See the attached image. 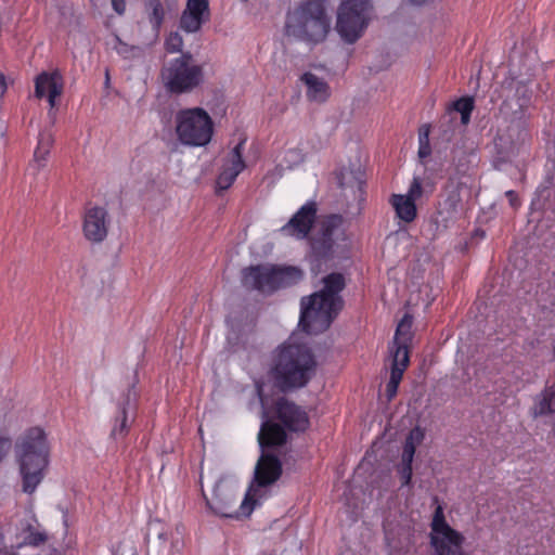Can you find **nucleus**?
I'll return each mask as SVG.
<instances>
[{
	"instance_id": "20",
	"label": "nucleus",
	"mask_w": 555,
	"mask_h": 555,
	"mask_svg": "<svg viewBox=\"0 0 555 555\" xmlns=\"http://www.w3.org/2000/svg\"><path fill=\"white\" fill-rule=\"evenodd\" d=\"M555 413V383L545 387L534 398L533 405L530 408V415L533 418L552 415Z\"/></svg>"
},
{
	"instance_id": "36",
	"label": "nucleus",
	"mask_w": 555,
	"mask_h": 555,
	"mask_svg": "<svg viewBox=\"0 0 555 555\" xmlns=\"http://www.w3.org/2000/svg\"><path fill=\"white\" fill-rule=\"evenodd\" d=\"M63 92V86H55L53 85L52 86V91H50L48 93V102L51 106V108H53L55 105H56V98L60 96Z\"/></svg>"
},
{
	"instance_id": "1",
	"label": "nucleus",
	"mask_w": 555,
	"mask_h": 555,
	"mask_svg": "<svg viewBox=\"0 0 555 555\" xmlns=\"http://www.w3.org/2000/svg\"><path fill=\"white\" fill-rule=\"evenodd\" d=\"M321 291L301 298L299 326L308 334L326 331L344 307L340 296L346 286L341 273H331L323 278Z\"/></svg>"
},
{
	"instance_id": "18",
	"label": "nucleus",
	"mask_w": 555,
	"mask_h": 555,
	"mask_svg": "<svg viewBox=\"0 0 555 555\" xmlns=\"http://www.w3.org/2000/svg\"><path fill=\"white\" fill-rule=\"evenodd\" d=\"M208 0H188L180 17V27L186 33H195L209 20Z\"/></svg>"
},
{
	"instance_id": "14",
	"label": "nucleus",
	"mask_w": 555,
	"mask_h": 555,
	"mask_svg": "<svg viewBox=\"0 0 555 555\" xmlns=\"http://www.w3.org/2000/svg\"><path fill=\"white\" fill-rule=\"evenodd\" d=\"M111 219L104 207H88L83 215L82 232L89 242L101 243L108 233Z\"/></svg>"
},
{
	"instance_id": "43",
	"label": "nucleus",
	"mask_w": 555,
	"mask_h": 555,
	"mask_svg": "<svg viewBox=\"0 0 555 555\" xmlns=\"http://www.w3.org/2000/svg\"><path fill=\"white\" fill-rule=\"evenodd\" d=\"M414 4H417V5H421L425 2H427L428 0H411Z\"/></svg>"
},
{
	"instance_id": "29",
	"label": "nucleus",
	"mask_w": 555,
	"mask_h": 555,
	"mask_svg": "<svg viewBox=\"0 0 555 555\" xmlns=\"http://www.w3.org/2000/svg\"><path fill=\"white\" fill-rule=\"evenodd\" d=\"M182 47L183 39L179 33H171L165 41V48L170 53L180 52Z\"/></svg>"
},
{
	"instance_id": "13",
	"label": "nucleus",
	"mask_w": 555,
	"mask_h": 555,
	"mask_svg": "<svg viewBox=\"0 0 555 555\" xmlns=\"http://www.w3.org/2000/svg\"><path fill=\"white\" fill-rule=\"evenodd\" d=\"M341 222L340 216L332 215L319 223L309 240L311 251L317 259H328L333 256Z\"/></svg>"
},
{
	"instance_id": "37",
	"label": "nucleus",
	"mask_w": 555,
	"mask_h": 555,
	"mask_svg": "<svg viewBox=\"0 0 555 555\" xmlns=\"http://www.w3.org/2000/svg\"><path fill=\"white\" fill-rule=\"evenodd\" d=\"M12 440L9 437L0 436V462L11 450Z\"/></svg>"
},
{
	"instance_id": "6",
	"label": "nucleus",
	"mask_w": 555,
	"mask_h": 555,
	"mask_svg": "<svg viewBox=\"0 0 555 555\" xmlns=\"http://www.w3.org/2000/svg\"><path fill=\"white\" fill-rule=\"evenodd\" d=\"M302 276V272L294 267L281 268L273 264H257L242 271V284L247 289L271 294L281 287L288 286Z\"/></svg>"
},
{
	"instance_id": "4",
	"label": "nucleus",
	"mask_w": 555,
	"mask_h": 555,
	"mask_svg": "<svg viewBox=\"0 0 555 555\" xmlns=\"http://www.w3.org/2000/svg\"><path fill=\"white\" fill-rule=\"evenodd\" d=\"M285 35L310 46L323 42L331 30V17L320 0H306L286 14Z\"/></svg>"
},
{
	"instance_id": "3",
	"label": "nucleus",
	"mask_w": 555,
	"mask_h": 555,
	"mask_svg": "<svg viewBox=\"0 0 555 555\" xmlns=\"http://www.w3.org/2000/svg\"><path fill=\"white\" fill-rule=\"evenodd\" d=\"M311 350L299 344H284L276 352L272 375L276 387L286 392L305 387L315 372Z\"/></svg>"
},
{
	"instance_id": "9",
	"label": "nucleus",
	"mask_w": 555,
	"mask_h": 555,
	"mask_svg": "<svg viewBox=\"0 0 555 555\" xmlns=\"http://www.w3.org/2000/svg\"><path fill=\"white\" fill-rule=\"evenodd\" d=\"M411 328L412 318L406 314L397 326L393 337V346L390 348L392 361L390 378L386 385V397L388 402L396 397L403 373L410 363L409 344L412 339Z\"/></svg>"
},
{
	"instance_id": "21",
	"label": "nucleus",
	"mask_w": 555,
	"mask_h": 555,
	"mask_svg": "<svg viewBox=\"0 0 555 555\" xmlns=\"http://www.w3.org/2000/svg\"><path fill=\"white\" fill-rule=\"evenodd\" d=\"M300 80L307 87L306 94L310 101L321 103L330 96V87L323 78L307 72L300 77Z\"/></svg>"
},
{
	"instance_id": "10",
	"label": "nucleus",
	"mask_w": 555,
	"mask_h": 555,
	"mask_svg": "<svg viewBox=\"0 0 555 555\" xmlns=\"http://www.w3.org/2000/svg\"><path fill=\"white\" fill-rule=\"evenodd\" d=\"M370 0H345L338 8L336 30L347 43H354L369 23Z\"/></svg>"
},
{
	"instance_id": "23",
	"label": "nucleus",
	"mask_w": 555,
	"mask_h": 555,
	"mask_svg": "<svg viewBox=\"0 0 555 555\" xmlns=\"http://www.w3.org/2000/svg\"><path fill=\"white\" fill-rule=\"evenodd\" d=\"M54 138L48 131L39 133L38 143L34 152L33 165L37 166L38 169L46 166L48 156L53 146Z\"/></svg>"
},
{
	"instance_id": "25",
	"label": "nucleus",
	"mask_w": 555,
	"mask_h": 555,
	"mask_svg": "<svg viewBox=\"0 0 555 555\" xmlns=\"http://www.w3.org/2000/svg\"><path fill=\"white\" fill-rule=\"evenodd\" d=\"M434 190L435 184L429 179L424 180L420 177H414L406 195L416 202L422 196L431 194Z\"/></svg>"
},
{
	"instance_id": "33",
	"label": "nucleus",
	"mask_w": 555,
	"mask_h": 555,
	"mask_svg": "<svg viewBox=\"0 0 555 555\" xmlns=\"http://www.w3.org/2000/svg\"><path fill=\"white\" fill-rule=\"evenodd\" d=\"M415 450L416 446L405 439L401 454L402 462H413Z\"/></svg>"
},
{
	"instance_id": "41",
	"label": "nucleus",
	"mask_w": 555,
	"mask_h": 555,
	"mask_svg": "<svg viewBox=\"0 0 555 555\" xmlns=\"http://www.w3.org/2000/svg\"><path fill=\"white\" fill-rule=\"evenodd\" d=\"M7 91V82L3 74L0 73V96H2Z\"/></svg>"
},
{
	"instance_id": "17",
	"label": "nucleus",
	"mask_w": 555,
	"mask_h": 555,
	"mask_svg": "<svg viewBox=\"0 0 555 555\" xmlns=\"http://www.w3.org/2000/svg\"><path fill=\"white\" fill-rule=\"evenodd\" d=\"M244 143L245 140H241L228 154L222 170L217 178V188L219 190H228L236 177L244 170L245 163L242 156Z\"/></svg>"
},
{
	"instance_id": "19",
	"label": "nucleus",
	"mask_w": 555,
	"mask_h": 555,
	"mask_svg": "<svg viewBox=\"0 0 555 555\" xmlns=\"http://www.w3.org/2000/svg\"><path fill=\"white\" fill-rule=\"evenodd\" d=\"M137 400V392L134 386H130L127 393L118 402V414L115 418V424L112 429L114 438L125 437L129 430V410L133 409Z\"/></svg>"
},
{
	"instance_id": "32",
	"label": "nucleus",
	"mask_w": 555,
	"mask_h": 555,
	"mask_svg": "<svg viewBox=\"0 0 555 555\" xmlns=\"http://www.w3.org/2000/svg\"><path fill=\"white\" fill-rule=\"evenodd\" d=\"M424 438H425L424 429H422L420 426H416L413 429H411V431L409 433V435L406 437V440L417 447L418 444H421L423 442Z\"/></svg>"
},
{
	"instance_id": "38",
	"label": "nucleus",
	"mask_w": 555,
	"mask_h": 555,
	"mask_svg": "<svg viewBox=\"0 0 555 555\" xmlns=\"http://www.w3.org/2000/svg\"><path fill=\"white\" fill-rule=\"evenodd\" d=\"M112 7L118 15H122L126 11L125 0H112Z\"/></svg>"
},
{
	"instance_id": "26",
	"label": "nucleus",
	"mask_w": 555,
	"mask_h": 555,
	"mask_svg": "<svg viewBox=\"0 0 555 555\" xmlns=\"http://www.w3.org/2000/svg\"><path fill=\"white\" fill-rule=\"evenodd\" d=\"M337 184L340 189H360L362 181L350 168H341L336 172Z\"/></svg>"
},
{
	"instance_id": "34",
	"label": "nucleus",
	"mask_w": 555,
	"mask_h": 555,
	"mask_svg": "<svg viewBox=\"0 0 555 555\" xmlns=\"http://www.w3.org/2000/svg\"><path fill=\"white\" fill-rule=\"evenodd\" d=\"M47 540V537L44 533H41V532H29V534L25 538V544H29V545H34V546H37V545H40L42 543H44Z\"/></svg>"
},
{
	"instance_id": "11",
	"label": "nucleus",
	"mask_w": 555,
	"mask_h": 555,
	"mask_svg": "<svg viewBox=\"0 0 555 555\" xmlns=\"http://www.w3.org/2000/svg\"><path fill=\"white\" fill-rule=\"evenodd\" d=\"M430 527V544L436 555H466L463 550L465 538L447 522L441 505L436 507Z\"/></svg>"
},
{
	"instance_id": "22",
	"label": "nucleus",
	"mask_w": 555,
	"mask_h": 555,
	"mask_svg": "<svg viewBox=\"0 0 555 555\" xmlns=\"http://www.w3.org/2000/svg\"><path fill=\"white\" fill-rule=\"evenodd\" d=\"M389 202L399 219L408 223L415 220L417 216V209L415 201L410 196L406 194H392Z\"/></svg>"
},
{
	"instance_id": "40",
	"label": "nucleus",
	"mask_w": 555,
	"mask_h": 555,
	"mask_svg": "<svg viewBox=\"0 0 555 555\" xmlns=\"http://www.w3.org/2000/svg\"><path fill=\"white\" fill-rule=\"evenodd\" d=\"M506 197L508 198V202L511 204L512 207H517L519 206V199H518V196L516 194L515 191H507L505 193Z\"/></svg>"
},
{
	"instance_id": "28",
	"label": "nucleus",
	"mask_w": 555,
	"mask_h": 555,
	"mask_svg": "<svg viewBox=\"0 0 555 555\" xmlns=\"http://www.w3.org/2000/svg\"><path fill=\"white\" fill-rule=\"evenodd\" d=\"M452 109L461 114V121L466 126L474 109V99L470 96L460 98L452 104Z\"/></svg>"
},
{
	"instance_id": "8",
	"label": "nucleus",
	"mask_w": 555,
	"mask_h": 555,
	"mask_svg": "<svg viewBox=\"0 0 555 555\" xmlns=\"http://www.w3.org/2000/svg\"><path fill=\"white\" fill-rule=\"evenodd\" d=\"M178 140L188 146H205L211 140L214 122L208 113L199 107L181 109L176 114Z\"/></svg>"
},
{
	"instance_id": "27",
	"label": "nucleus",
	"mask_w": 555,
	"mask_h": 555,
	"mask_svg": "<svg viewBox=\"0 0 555 555\" xmlns=\"http://www.w3.org/2000/svg\"><path fill=\"white\" fill-rule=\"evenodd\" d=\"M145 8L149 11V20L154 28L158 29L164 22V8L160 0H146Z\"/></svg>"
},
{
	"instance_id": "12",
	"label": "nucleus",
	"mask_w": 555,
	"mask_h": 555,
	"mask_svg": "<svg viewBox=\"0 0 555 555\" xmlns=\"http://www.w3.org/2000/svg\"><path fill=\"white\" fill-rule=\"evenodd\" d=\"M237 495L234 488L227 481L219 480L212 492L211 499H206L209 507L222 517L237 518L241 515L248 516L254 508L255 501L248 494L245 495L237 508Z\"/></svg>"
},
{
	"instance_id": "24",
	"label": "nucleus",
	"mask_w": 555,
	"mask_h": 555,
	"mask_svg": "<svg viewBox=\"0 0 555 555\" xmlns=\"http://www.w3.org/2000/svg\"><path fill=\"white\" fill-rule=\"evenodd\" d=\"M63 86L62 76L57 73H41L35 80V95L38 99L48 95L52 91V86Z\"/></svg>"
},
{
	"instance_id": "30",
	"label": "nucleus",
	"mask_w": 555,
	"mask_h": 555,
	"mask_svg": "<svg viewBox=\"0 0 555 555\" xmlns=\"http://www.w3.org/2000/svg\"><path fill=\"white\" fill-rule=\"evenodd\" d=\"M412 463L413 462H402L401 461L400 465L398 466V473L400 475L402 486L411 485L412 474H413Z\"/></svg>"
},
{
	"instance_id": "2",
	"label": "nucleus",
	"mask_w": 555,
	"mask_h": 555,
	"mask_svg": "<svg viewBox=\"0 0 555 555\" xmlns=\"http://www.w3.org/2000/svg\"><path fill=\"white\" fill-rule=\"evenodd\" d=\"M15 460L22 479V491L33 494L42 482L49 466L50 446L44 430L31 427L15 442Z\"/></svg>"
},
{
	"instance_id": "42",
	"label": "nucleus",
	"mask_w": 555,
	"mask_h": 555,
	"mask_svg": "<svg viewBox=\"0 0 555 555\" xmlns=\"http://www.w3.org/2000/svg\"><path fill=\"white\" fill-rule=\"evenodd\" d=\"M448 201L450 202V205H451L453 208H455L456 203H457V199H456V198H454V197H450Z\"/></svg>"
},
{
	"instance_id": "31",
	"label": "nucleus",
	"mask_w": 555,
	"mask_h": 555,
	"mask_svg": "<svg viewBox=\"0 0 555 555\" xmlns=\"http://www.w3.org/2000/svg\"><path fill=\"white\" fill-rule=\"evenodd\" d=\"M424 438H425L424 429H422L420 426H416L413 429H411V431L409 433V435L406 437V440L417 447L418 444H421L423 442Z\"/></svg>"
},
{
	"instance_id": "16",
	"label": "nucleus",
	"mask_w": 555,
	"mask_h": 555,
	"mask_svg": "<svg viewBox=\"0 0 555 555\" xmlns=\"http://www.w3.org/2000/svg\"><path fill=\"white\" fill-rule=\"evenodd\" d=\"M275 415L289 431H305L310 424L306 411L285 398L276 401Z\"/></svg>"
},
{
	"instance_id": "7",
	"label": "nucleus",
	"mask_w": 555,
	"mask_h": 555,
	"mask_svg": "<svg viewBox=\"0 0 555 555\" xmlns=\"http://www.w3.org/2000/svg\"><path fill=\"white\" fill-rule=\"evenodd\" d=\"M160 77L169 92L181 94L197 88L203 82L204 72L191 53H182L163 66Z\"/></svg>"
},
{
	"instance_id": "39",
	"label": "nucleus",
	"mask_w": 555,
	"mask_h": 555,
	"mask_svg": "<svg viewBox=\"0 0 555 555\" xmlns=\"http://www.w3.org/2000/svg\"><path fill=\"white\" fill-rule=\"evenodd\" d=\"M431 153V147H430V144H421L420 147H418V157L421 159L423 158H426L430 155Z\"/></svg>"
},
{
	"instance_id": "35",
	"label": "nucleus",
	"mask_w": 555,
	"mask_h": 555,
	"mask_svg": "<svg viewBox=\"0 0 555 555\" xmlns=\"http://www.w3.org/2000/svg\"><path fill=\"white\" fill-rule=\"evenodd\" d=\"M429 133H430V126L427 124H424L418 129V143L421 144H430L429 143Z\"/></svg>"
},
{
	"instance_id": "5",
	"label": "nucleus",
	"mask_w": 555,
	"mask_h": 555,
	"mask_svg": "<svg viewBox=\"0 0 555 555\" xmlns=\"http://www.w3.org/2000/svg\"><path fill=\"white\" fill-rule=\"evenodd\" d=\"M287 435L278 423L266 420L262 422L258 434V441L262 448L256 468L255 480L260 487L274 483L282 475V463L276 455L267 449L285 444Z\"/></svg>"
},
{
	"instance_id": "15",
	"label": "nucleus",
	"mask_w": 555,
	"mask_h": 555,
	"mask_svg": "<svg viewBox=\"0 0 555 555\" xmlns=\"http://www.w3.org/2000/svg\"><path fill=\"white\" fill-rule=\"evenodd\" d=\"M317 204L308 202L284 224L280 232L286 236H294L298 240L308 237L317 218Z\"/></svg>"
}]
</instances>
